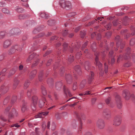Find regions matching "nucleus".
Returning <instances> with one entry per match:
<instances>
[{"instance_id": "nucleus-1", "label": "nucleus", "mask_w": 135, "mask_h": 135, "mask_svg": "<svg viewBox=\"0 0 135 135\" xmlns=\"http://www.w3.org/2000/svg\"><path fill=\"white\" fill-rule=\"evenodd\" d=\"M60 5L62 8L67 10H69L72 8L71 2L65 0H60Z\"/></svg>"}, {"instance_id": "nucleus-2", "label": "nucleus", "mask_w": 135, "mask_h": 135, "mask_svg": "<svg viewBox=\"0 0 135 135\" xmlns=\"http://www.w3.org/2000/svg\"><path fill=\"white\" fill-rule=\"evenodd\" d=\"M37 56V55L35 53H33L30 55L27 59L26 61L27 62H29L33 58L34 60H35V62H33V66H36L38 62V59H36Z\"/></svg>"}, {"instance_id": "nucleus-3", "label": "nucleus", "mask_w": 135, "mask_h": 135, "mask_svg": "<svg viewBox=\"0 0 135 135\" xmlns=\"http://www.w3.org/2000/svg\"><path fill=\"white\" fill-rule=\"evenodd\" d=\"M116 40L117 41V48L116 50H118V48L120 46V48L121 49H122L124 47V42H122V40L120 38V36H117L115 37Z\"/></svg>"}, {"instance_id": "nucleus-4", "label": "nucleus", "mask_w": 135, "mask_h": 135, "mask_svg": "<svg viewBox=\"0 0 135 135\" xmlns=\"http://www.w3.org/2000/svg\"><path fill=\"white\" fill-rule=\"evenodd\" d=\"M38 98L36 95H34L32 97V103L31 105V107L33 110H35L36 107L37 103Z\"/></svg>"}, {"instance_id": "nucleus-5", "label": "nucleus", "mask_w": 135, "mask_h": 135, "mask_svg": "<svg viewBox=\"0 0 135 135\" xmlns=\"http://www.w3.org/2000/svg\"><path fill=\"white\" fill-rule=\"evenodd\" d=\"M97 125L98 128L100 129H103L105 126L104 121L101 119H99L97 121Z\"/></svg>"}, {"instance_id": "nucleus-6", "label": "nucleus", "mask_w": 135, "mask_h": 135, "mask_svg": "<svg viewBox=\"0 0 135 135\" xmlns=\"http://www.w3.org/2000/svg\"><path fill=\"white\" fill-rule=\"evenodd\" d=\"M95 55H96V57L95 59L96 65L98 66L99 70H101V72H103V70L102 68V64L98 61V58L97 55H96L95 54Z\"/></svg>"}, {"instance_id": "nucleus-7", "label": "nucleus", "mask_w": 135, "mask_h": 135, "mask_svg": "<svg viewBox=\"0 0 135 135\" xmlns=\"http://www.w3.org/2000/svg\"><path fill=\"white\" fill-rule=\"evenodd\" d=\"M121 122V119L119 117H115L114 120L113 124L116 126L119 125Z\"/></svg>"}, {"instance_id": "nucleus-8", "label": "nucleus", "mask_w": 135, "mask_h": 135, "mask_svg": "<svg viewBox=\"0 0 135 135\" xmlns=\"http://www.w3.org/2000/svg\"><path fill=\"white\" fill-rule=\"evenodd\" d=\"M12 43V41L9 40H7L4 42L3 46L4 48L6 49L9 47Z\"/></svg>"}, {"instance_id": "nucleus-9", "label": "nucleus", "mask_w": 135, "mask_h": 135, "mask_svg": "<svg viewBox=\"0 0 135 135\" xmlns=\"http://www.w3.org/2000/svg\"><path fill=\"white\" fill-rule=\"evenodd\" d=\"M23 44H21V45H19V46H18L17 45H15L11 47V50H13V48H14V49H15L16 50H17L20 51H21L22 50V48L23 47Z\"/></svg>"}, {"instance_id": "nucleus-10", "label": "nucleus", "mask_w": 135, "mask_h": 135, "mask_svg": "<svg viewBox=\"0 0 135 135\" xmlns=\"http://www.w3.org/2000/svg\"><path fill=\"white\" fill-rule=\"evenodd\" d=\"M17 112L15 109L13 108L12 110L11 113H10L9 115V117L10 118H12L15 116H17Z\"/></svg>"}, {"instance_id": "nucleus-11", "label": "nucleus", "mask_w": 135, "mask_h": 135, "mask_svg": "<svg viewBox=\"0 0 135 135\" xmlns=\"http://www.w3.org/2000/svg\"><path fill=\"white\" fill-rule=\"evenodd\" d=\"M49 113V112H42L36 115L35 116V118H40L43 117V116H45L47 115Z\"/></svg>"}, {"instance_id": "nucleus-12", "label": "nucleus", "mask_w": 135, "mask_h": 135, "mask_svg": "<svg viewBox=\"0 0 135 135\" xmlns=\"http://www.w3.org/2000/svg\"><path fill=\"white\" fill-rule=\"evenodd\" d=\"M130 52V49L128 48L126 50V54L124 56V58L125 59H127L129 57V55Z\"/></svg>"}, {"instance_id": "nucleus-13", "label": "nucleus", "mask_w": 135, "mask_h": 135, "mask_svg": "<svg viewBox=\"0 0 135 135\" xmlns=\"http://www.w3.org/2000/svg\"><path fill=\"white\" fill-rule=\"evenodd\" d=\"M36 73V70H33L31 71L29 74V78L30 79L32 80V79L35 76Z\"/></svg>"}, {"instance_id": "nucleus-14", "label": "nucleus", "mask_w": 135, "mask_h": 135, "mask_svg": "<svg viewBox=\"0 0 135 135\" xmlns=\"http://www.w3.org/2000/svg\"><path fill=\"white\" fill-rule=\"evenodd\" d=\"M20 31V29L18 28H14L12 29L10 31L11 33L12 34H18L19 31Z\"/></svg>"}, {"instance_id": "nucleus-15", "label": "nucleus", "mask_w": 135, "mask_h": 135, "mask_svg": "<svg viewBox=\"0 0 135 135\" xmlns=\"http://www.w3.org/2000/svg\"><path fill=\"white\" fill-rule=\"evenodd\" d=\"M46 101L45 99V98H43V100H40L39 102V106L41 108L43 106L44 103L45 104L46 102H44Z\"/></svg>"}, {"instance_id": "nucleus-16", "label": "nucleus", "mask_w": 135, "mask_h": 135, "mask_svg": "<svg viewBox=\"0 0 135 135\" xmlns=\"http://www.w3.org/2000/svg\"><path fill=\"white\" fill-rule=\"evenodd\" d=\"M21 110L22 113H24L27 109V107L25 103L23 104L21 106Z\"/></svg>"}, {"instance_id": "nucleus-17", "label": "nucleus", "mask_w": 135, "mask_h": 135, "mask_svg": "<svg viewBox=\"0 0 135 135\" xmlns=\"http://www.w3.org/2000/svg\"><path fill=\"white\" fill-rule=\"evenodd\" d=\"M64 89L65 94L67 95L68 94L70 97L72 96V95L71 94L70 91L69 89H66L65 86L64 87Z\"/></svg>"}, {"instance_id": "nucleus-18", "label": "nucleus", "mask_w": 135, "mask_h": 135, "mask_svg": "<svg viewBox=\"0 0 135 135\" xmlns=\"http://www.w3.org/2000/svg\"><path fill=\"white\" fill-rule=\"evenodd\" d=\"M62 117V114L58 112L56 113L55 114V117L57 120L60 119Z\"/></svg>"}, {"instance_id": "nucleus-19", "label": "nucleus", "mask_w": 135, "mask_h": 135, "mask_svg": "<svg viewBox=\"0 0 135 135\" xmlns=\"http://www.w3.org/2000/svg\"><path fill=\"white\" fill-rule=\"evenodd\" d=\"M41 89L42 93L44 95H45L47 94V93L46 89L45 87L43 86H42L41 87Z\"/></svg>"}, {"instance_id": "nucleus-20", "label": "nucleus", "mask_w": 135, "mask_h": 135, "mask_svg": "<svg viewBox=\"0 0 135 135\" xmlns=\"http://www.w3.org/2000/svg\"><path fill=\"white\" fill-rule=\"evenodd\" d=\"M40 16L41 17L45 19L47 18L48 17V15L46 13L44 12L41 13Z\"/></svg>"}, {"instance_id": "nucleus-21", "label": "nucleus", "mask_w": 135, "mask_h": 135, "mask_svg": "<svg viewBox=\"0 0 135 135\" xmlns=\"http://www.w3.org/2000/svg\"><path fill=\"white\" fill-rule=\"evenodd\" d=\"M2 12L6 14H10V12L6 8H3L2 10Z\"/></svg>"}, {"instance_id": "nucleus-22", "label": "nucleus", "mask_w": 135, "mask_h": 135, "mask_svg": "<svg viewBox=\"0 0 135 135\" xmlns=\"http://www.w3.org/2000/svg\"><path fill=\"white\" fill-rule=\"evenodd\" d=\"M6 32L4 31H2L0 32V39L3 38L5 36Z\"/></svg>"}, {"instance_id": "nucleus-23", "label": "nucleus", "mask_w": 135, "mask_h": 135, "mask_svg": "<svg viewBox=\"0 0 135 135\" xmlns=\"http://www.w3.org/2000/svg\"><path fill=\"white\" fill-rule=\"evenodd\" d=\"M74 70L75 73V72L78 73H79L81 71V68L80 67V66L79 65H77L75 66L74 68ZM73 73H74V72H73Z\"/></svg>"}, {"instance_id": "nucleus-24", "label": "nucleus", "mask_w": 135, "mask_h": 135, "mask_svg": "<svg viewBox=\"0 0 135 135\" xmlns=\"http://www.w3.org/2000/svg\"><path fill=\"white\" fill-rule=\"evenodd\" d=\"M129 93L128 92L126 93L125 92L123 94V96L125 97V99L127 100H128L129 99Z\"/></svg>"}, {"instance_id": "nucleus-25", "label": "nucleus", "mask_w": 135, "mask_h": 135, "mask_svg": "<svg viewBox=\"0 0 135 135\" xmlns=\"http://www.w3.org/2000/svg\"><path fill=\"white\" fill-rule=\"evenodd\" d=\"M19 83V81L18 80L16 79L15 80L13 87L14 89H15L17 87Z\"/></svg>"}, {"instance_id": "nucleus-26", "label": "nucleus", "mask_w": 135, "mask_h": 135, "mask_svg": "<svg viewBox=\"0 0 135 135\" xmlns=\"http://www.w3.org/2000/svg\"><path fill=\"white\" fill-rule=\"evenodd\" d=\"M15 9L16 11L21 12H22L23 11V9L21 7H16L15 8Z\"/></svg>"}, {"instance_id": "nucleus-27", "label": "nucleus", "mask_w": 135, "mask_h": 135, "mask_svg": "<svg viewBox=\"0 0 135 135\" xmlns=\"http://www.w3.org/2000/svg\"><path fill=\"white\" fill-rule=\"evenodd\" d=\"M94 76V73L93 72H91V76H90L88 79L89 83H90L91 81L93 80Z\"/></svg>"}, {"instance_id": "nucleus-28", "label": "nucleus", "mask_w": 135, "mask_h": 135, "mask_svg": "<svg viewBox=\"0 0 135 135\" xmlns=\"http://www.w3.org/2000/svg\"><path fill=\"white\" fill-rule=\"evenodd\" d=\"M90 64L89 62L88 61H86L85 63V69L86 70H88L89 69V65Z\"/></svg>"}, {"instance_id": "nucleus-29", "label": "nucleus", "mask_w": 135, "mask_h": 135, "mask_svg": "<svg viewBox=\"0 0 135 135\" xmlns=\"http://www.w3.org/2000/svg\"><path fill=\"white\" fill-rule=\"evenodd\" d=\"M30 82L29 80H27L25 82L24 84V88L26 89L30 85Z\"/></svg>"}, {"instance_id": "nucleus-30", "label": "nucleus", "mask_w": 135, "mask_h": 135, "mask_svg": "<svg viewBox=\"0 0 135 135\" xmlns=\"http://www.w3.org/2000/svg\"><path fill=\"white\" fill-rule=\"evenodd\" d=\"M46 127V125L45 122L43 121L42 123V130L44 131Z\"/></svg>"}, {"instance_id": "nucleus-31", "label": "nucleus", "mask_w": 135, "mask_h": 135, "mask_svg": "<svg viewBox=\"0 0 135 135\" xmlns=\"http://www.w3.org/2000/svg\"><path fill=\"white\" fill-rule=\"evenodd\" d=\"M115 100L117 103L118 102L120 101V96L118 95H117L115 97Z\"/></svg>"}, {"instance_id": "nucleus-32", "label": "nucleus", "mask_w": 135, "mask_h": 135, "mask_svg": "<svg viewBox=\"0 0 135 135\" xmlns=\"http://www.w3.org/2000/svg\"><path fill=\"white\" fill-rule=\"evenodd\" d=\"M86 80H85L82 81L80 84V87L81 88H83L85 84L86 83Z\"/></svg>"}, {"instance_id": "nucleus-33", "label": "nucleus", "mask_w": 135, "mask_h": 135, "mask_svg": "<svg viewBox=\"0 0 135 135\" xmlns=\"http://www.w3.org/2000/svg\"><path fill=\"white\" fill-rule=\"evenodd\" d=\"M135 43V38H132L130 41V45H133Z\"/></svg>"}, {"instance_id": "nucleus-34", "label": "nucleus", "mask_w": 135, "mask_h": 135, "mask_svg": "<svg viewBox=\"0 0 135 135\" xmlns=\"http://www.w3.org/2000/svg\"><path fill=\"white\" fill-rule=\"evenodd\" d=\"M31 93H32V90L31 89H29L27 93V94L28 97H30L31 94Z\"/></svg>"}, {"instance_id": "nucleus-35", "label": "nucleus", "mask_w": 135, "mask_h": 135, "mask_svg": "<svg viewBox=\"0 0 135 135\" xmlns=\"http://www.w3.org/2000/svg\"><path fill=\"white\" fill-rule=\"evenodd\" d=\"M26 16L25 15L21 14L18 16V18L22 20L25 18Z\"/></svg>"}, {"instance_id": "nucleus-36", "label": "nucleus", "mask_w": 135, "mask_h": 135, "mask_svg": "<svg viewBox=\"0 0 135 135\" xmlns=\"http://www.w3.org/2000/svg\"><path fill=\"white\" fill-rule=\"evenodd\" d=\"M20 126L18 124V123L13 124L11 126V127H15L18 128Z\"/></svg>"}, {"instance_id": "nucleus-37", "label": "nucleus", "mask_w": 135, "mask_h": 135, "mask_svg": "<svg viewBox=\"0 0 135 135\" xmlns=\"http://www.w3.org/2000/svg\"><path fill=\"white\" fill-rule=\"evenodd\" d=\"M131 65V63L129 62H127L125 64L124 66L126 67H128L130 66Z\"/></svg>"}, {"instance_id": "nucleus-38", "label": "nucleus", "mask_w": 135, "mask_h": 135, "mask_svg": "<svg viewBox=\"0 0 135 135\" xmlns=\"http://www.w3.org/2000/svg\"><path fill=\"white\" fill-rule=\"evenodd\" d=\"M36 135H42V134L40 132L38 131V128H36Z\"/></svg>"}, {"instance_id": "nucleus-39", "label": "nucleus", "mask_w": 135, "mask_h": 135, "mask_svg": "<svg viewBox=\"0 0 135 135\" xmlns=\"http://www.w3.org/2000/svg\"><path fill=\"white\" fill-rule=\"evenodd\" d=\"M40 27H38L37 28L35 29L33 31V33H35L39 31L40 30Z\"/></svg>"}, {"instance_id": "nucleus-40", "label": "nucleus", "mask_w": 135, "mask_h": 135, "mask_svg": "<svg viewBox=\"0 0 135 135\" xmlns=\"http://www.w3.org/2000/svg\"><path fill=\"white\" fill-rule=\"evenodd\" d=\"M44 35V33H40L38 36H37L35 37H33L34 38H35L39 37H41Z\"/></svg>"}, {"instance_id": "nucleus-41", "label": "nucleus", "mask_w": 135, "mask_h": 135, "mask_svg": "<svg viewBox=\"0 0 135 135\" xmlns=\"http://www.w3.org/2000/svg\"><path fill=\"white\" fill-rule=\"evenodd\" d=\"M112 25V24L111 23H109L107 25L105 26V27L107 28V29H109L111 28Z\"/></svg>"}, {"instance_id": "nucleus-42", "label": "nucleus", "mask_w": 135, "mask_h": 135, "mask_svg": "<svg viewBox=\"0 0 135 135\" xmlns=\"http://www.w3.org/2000/svg\"><path fill=\"white\" fill-rule=\"evenodd\" d=\"M111 98L110 97H108L105 100V102L106 104H108L110 103Z\"/></svg>"}, {"instance_id": "nucleus-43", "label": "nucleus", "mask_w": 135, "mask_h": 135, "mask_svg": "<svg viewBox=\"0 0 135 135\" xmlns=\"http://www.w3.org/2000/svg\"><path fill=\"white\" fill-rule=\"evenodd\" d=\"M117 107L119 108H121L122 106V104L120 102H117Z\"/></svg>"}, {"instance_id": "nucleus-44", "label": "nucleus", "mask_w": 135, "mask_h": 135, "mask_svg": "<svg viewBox=\"0 0 135 135\" xmlns=\"http://www.w3.org/2000/svg\"><path fill=\"white\" fill-rule=\"evenodd\" d=\"M16 71V70L14 69H13L11 70L9 72V75H12Z\"/></svg>"}, {"instance_id": "nucleus-45", "label": "nucleus", "mask_w": 135, "mask_h": 135, "mask_svg": "<svg viewBox=\"0 0 135 135\" xmlns=\"http://www.w3.org/2000/svg\"><path fill=\"white\" fill-rule=\"evenodd\" d=\"M131 29L133 31V32H132L131 34L132 35H134V31H135V29L134 27L133 26H132L131 27Z\"/></svg>"}, {"instance_id": "nucleus-46", "label": "nucleus", "mask_w": 135, "mask_h": 135, "mask_svg": "<svg viewBox=\"0 0 135 135\" xmlns=\"http://www.w3.org/2000/svg\"><path fill=\"white\" fill-rule=\"evenodd\" d=\"M6 4V3L4 1L0 2V7H3Z\"/></svg>"}, {"instance_id": "nucleus-47", "label": "nucleus", "mask_w": 135, "mask_h": 135, "mask_svg": "<svg viewBox=\"0 0 135 135\" xmlns=\"http://www.w3.org/2000/svg\"><path fill=\"white\" fill-rule=\"evenodd\" d=\"M9 99V97H7L4 100L3 102V104L4 105L6 104L8 102Z\"/></svg>"}, {"instance_id": "nucleus-48", "label": "nucleus", "mask_w": 135, "mask_h": 135, "mask_svg": "<svg viewBox=\"0 0 135 135\" xmlns=\"http://www.w3.org/2000/svg\"><path fill=\"white\" fill-rule=\"evenodd\" d=\"M105 67H104V71L105 73H107V72L108 67V66L106 65V63H105L104 64Z\"/></svg>"}, {"instance_id": "nucleus-49", "label": "nucleus", "mask_w": 135, "mask_h": 135, "mask_svg": "<svg viewBox=\"0 0 135 135\" xmlns=\"http://www.w3.org/2000/svg\"><path fill=\"white\" fill-rule=\"evenodd\" d=\"M97 20L95 19L94 21H92L91 22H89L88 24H86V26H87L91 25V24H93L94 22Z\"/></svg>"}, {"instance_id": "nucleus-50", "label": "nucleus", "mask_w": 135, "mask_h": 135, "mask_svg": "<svg viewBox=\"0 0 135 135\" xmlns=\"http://www.w3.org/2000/svg\"><path fill=\"white\" fill-rule=\"evenodd\" d=\"M76 15L75 12L71 13L68 14V16L69 17H72Z\"/></svg>"}, {"instance_id": "nucleus-51", "label": "nucleus", "mask_w": 135, "mask_h": 135, "mask_svg": "<svg viewBox=\"0 0 135 135\" xmlns=\"http://www.w3.org/2000/svg\"><path fill=\"white\" fill-rule=\"evenodd\" d=\"M11 50V48L9 51V54H11L14 53L15 51V49L13 48V49L12 50Z\"/></svg>"}, {"instance_id": "nucleus-52", "label": "nucleus", "mask_w": 135, "mask_h": 135, "mask_svg": "<svg viewBox=\"0 0 135 135\" xmlns=\"http://www.w3.org/2000/svg\"><path fill=\"white\" fill-rule=\"evenodd\" d=\"M68 60L70 62H71L73 61L74 60L73 59V56H70V57H69L68 59Z\"/></svg>"}, {"instance_id": "nucleus-53", "label": "nucleus", "mask_w": 135, "mask_h": 135, "mask_svg": "<svg viewBox=\"0 0 135 135\" xmlns=\"http://www.w3.org/2000/svg\"><path fill=\"white\" fill-rule=\"evenodd\" d=\"M114 26H116L119 23V22L118 21H114L113 22Z\"/></svg>"}, {"instance_id": "nucleus-54", "label": "nucleus", "mask_w": 135, "mask_h": 135, "mask_svg": "<svg viewBox=\"0 0 135 135\" xmlns=\"http://www.w3.org/2000/svg\"><path fill=\"white\" fill-rule=\"evenodd\" d=\"M61 84L60 82H58L56 83V88L57 89V87H61Z\"/></svg>"}, {"instance_id": "nucleus-55", "label": "nucleus", "mask_w": 135, "mask_h": 135, "mask_svg": "<svg viewBox=\"0 0 135 135\" xmlns=\"http://www.w3.org/2000/svg\"><path fill=\"white\" fill-rule=\"evenodd\" d=\"M85 34H86V33L85 32H80V35L81 37L83 38H84Z\"/></svg>"}, {"instance_id": "nucleus-56", "label": "nucleus", "mask_w": 135, "mask_h": 135, "mask_svg": "<svg viewBox=\"0 0 135 135\" xmlns=\"http://www.w3.org/2000/svg\"><path fill=\"white\" fill-rule=\"evenodd\" d=\"M57 38V37L56 36H52L51 39V41H53L54 40H56Z\"/></svg>"}, {"instance_id": "nucleus-57", "label": "nucleus", "mask_w": 135, "mask_h": 135, "mask_svg": "<svg viewBox=\"0 0 135 135\" xmlns=\"http://www.w3.org/2000/svg\"><path fill=\"white\" fill-rule=\"evenodd\" d=\"M42 73H40L39 74L38 76L39 79L40 81H41V78L42 76Z\"/></svg>"}, {"instance_id": "nucleus-58", "label": "nucleus", "mask_w": 135, "mask_h": 135, "mask_svg": "<svg viewBox=\"0 0 135 135\" xmlns=\"http://www.w3.org/2000/svg\"><path fill=\"white\" fill-rule=\"evenodd\" d=\"M1 89H4H4H6V92L8 90V88H7V87H6V86H2L1 87Z\"/></svg>"}, {"instance_id": "nucleus-59", "label": "nucleus", "mask_w": 135, "mask_h": 135, "mask_svg": "<svg viewBox=\"0 0 135 135\" xmlns=\"http://www.w3.org/2000/svg\"><path fill=\"white\" fill-rule=\"evenodd\" d=\"M0 119L4 121H6V119H5L3 116L1 115L0 117Z\"/></svg>"}, {"instance_id": "nucleus-60", "label": "nucleus", "mask_w": 135, "mask_h": 135, "mask_svg": "<svg viewBox=\"0 0 135 135\" xmlns=\"http://www.w3.org/2000/svg\"><path fill=\"white\" fill-rule=\"evenodd\" d=\"M77 83H75L74 84L73 87V90H76L77 88Z\"/></svg>"}, {"instance_id": "nucleus-61", "label": "nucleus", "mask_w": 135, "mask_h": 135, "mask_svg": "<svg viewBox=\"0 0 135 135\" xmlns=\"http://www.w3.org/2000/svg\"><path fill=\"white\" fill-rule=\"evenodd\" d=\"M16 99L17 97L16 96L13 97L12 100V103L14 102L16 100Z\"/></svg>"}, {"instance_id": "nucleus-62", "label": "nucleus", "mask_w": 135, "mask_h": 135, "mask_svg": "<svg viewBox=\"0 0 135 135\" xmlns=\"http://www.w3.org/2000/svg\"><path fill=\"white\" fill-rule=\"evenodd\" d=\"M67 31L66 30H65L63 32V35L64 36H66L67 34Z\"/></svg>"}, {"instance_id": "nucleus-63", "label": "nucleus", "mask_w": 135, "mask_h": 135, "mask_svg": "<svg viewBox=\"0 0 135 135\" xmlns=\"http://www.w3.org/2000/svg\"><path fill=\"white\" fill-rule=\"evenodd\" d=\"M96 100V99L95 98H93L92 99L91 102L92 104H94L95 103Z\"/></svg>"}, {"instance_id": "nucleus-64", "label": "nucleus", "mask_w": 135, "mask_h": 135, "mask_svg": "<svg viewBox=\"0 0 135 135\" xmlns=\"http://www.w3.org/2000/svg\"><path fill=\"white\" fill-rule=\"evenodd\" d=\"M122 58V56L120 55L118 58L117 62L119 63L120 61V59Z\"/></svg>"}]
</instances>
